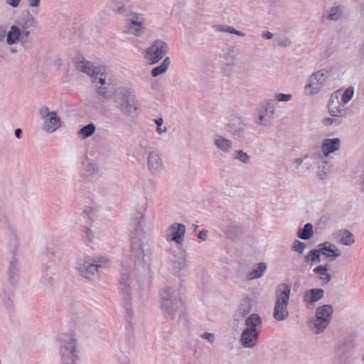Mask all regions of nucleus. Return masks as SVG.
Segmentation results:
<instances>
[{"label": "nucleus", "instance_id": "1", "mask_svg": "<svg viewBox=\"0 0 364 364\" xmlns=\"http://www.w3.org/2000/svg\"><path fill=\"white\" fill-rule=\"evenodd\" d=\"M143 222L144 215L141 213H139L133 220L129 229L130 257L134 261L135 267L137 268H143L145 264V254L143 246V238L144 237L145 233L142 225Z\"/></svg>", "mask_w": 364, "mask_h": 364}, {"label": "nucleus", "instance_id": "2", "mask_svg": "<svg viewBox=\"0 0 364 364\" xmlns=\"http://www.w3.org/2000/svg\"><path fill=\"white\" fill-rule=\"evenodd\" d=\"M182 306L181 299L178 290L166 287L160 293V309L166 319L173 320Z\"/></svg>", "mask_w": 364, "mask_h": 364}, {"label": "nucleus", "instance_id": "3", "mask_svg": "<svg viewBox=\"0 0 364 364\" xmlns=\"http://www.w3.org/2000/svg\"><path fill=\"white\" fill-rule=\"evenodd\" d=\"M77 69L87 73L92 78V82L97 87V92L103 97H107V75L105 67H95L90 62L85 60L80 61L77 66Z\"/></svg>", "mask_w": 364, "mask_h": 364}, {"label": "nucleus", "instance_id": "4", "mask_svg": "<svg viewBox=\"0 0 364 364\" xmlns=\"http://www.w3.org/2000/svg\"><path fill=\"white\" fill-rule=\"evenodd\" d=\"M114 102L120 112L128 117L133 116L138 110L133 91L129 88H121L116 92Z\"/></svg>", "mask_w": 364, "mask_h": 364}, {"label": "nucleus", "instance_id": "5", "mask_svg": "<svg viewBox=\"0 0 364 364\" xmlns=\"http://www.w3.org/2000/svg\"><path fill=\"white\" fill-rule=\"evenodd\" d=\"M60 355L67 364H75L80 360L79 353L76 348V340L73 334L63 333L58 337Z\"/></svg>", "mask_w": 364, "mask_h": 364}, {"label": "nucleus", "instance_id": "6", "mask_svg": "<svg viewBox=\"0 0 364 364\" xmlns=\"http://www.w3.org/2000/svg\"><path fill=\"white\" fill-rule=\"evenodd\" d=\"M291 286L283 283L278 286L273 316L277 321L285 320L289 316L288 304Z\"/></svg>", "mask_w": 364, "mask_h": 364}, {"label": "nucleus", "instance_id": "7", "mask_svg": "<svg viewBox=\"0 0 364 364\" xmlns=\"http://www.w3.org/2000/svg\"><path fill=\"white\" fill-rule=\"evenodd\" d=\"M245 328L240 337V343L245 348H253L258 337L257 329L262 326V319L257 314H252L245 320Z\"/></svg>", "mask_w": 364, "mask_h": 364}, {"label": "nucleus", "instance_id": "8", "mask_svg": "<svg viewBox=\"0 0 364 364\" xmlns=\"http://www.w3.org/2000/svg\"><path fill=\"white\" fill-rule=\"evenodd\" d=\"M329 73L328 70L324 69L313 73L304 86L305 95L311 96L318 94L326 84Z\"/></svg>", "mask_w": 364, "mask_h": 364}, {"label": "nucleus", "instance_id": "9", "mask_svg": "<svg viewBox=\"0 0 364 364\" xmlns=\"http://www.w3.org/2000/svg\"><path fill=\"white\" fill-rule=\"evenodd\" d=\"M39 114L43 121V129L47 133H53L61 126L60 117L54 111H49L46 106H43L39 109Z\"/></svg>", "mask_w": 364, "mask_h": 364}, {"label": "nucleus", "instance_id": "10", "mask_svg": "<svg viewBox=\"0 0 364 364\" xmlns=\"http://www.w3.org/2000/svg\"><path fill=\"white\" fill-rule=\"evenodd\" d=\"M168 52V46L166 43L161 40H156L154 43L146 49L145 59L151 64L158 63Z\"/></svg>", "mask_w": 364, "mask_h": 364}, {"label": "nucleus", "instance_id": "11", "mask_svg": "<svg viewBox=\"0 0 364 364\" xmlns=\"http://www.w3.org/2000/svg\"><path fill=\"white\" fill-rule=\"evenodd\" d=\"M341 90L333 92L328 101V109L331 116L336 117H346L348 115V109L340 101Z\"/></svg>", "mask_w": 364, "mask_h": 364}, {"label": "nucleus", "instance_id": "12", "mask_svg": "<svg viewBox=\"0 0 364 364\" xmlns=\"http://www.w3.org/2000/svg\"><path fill=\"white\" fill-rule=\"evenodd\" d=\"M77 268L82 277L89 280H95L98 277L101 264L93 263L91 259H86L80 260Z\"/></svg>", "mask_w": 364, "mask_h": 364}, {"label": "nucleus", "instance_id": "13", "mask_svg": "<svg viewBox=\"0 0 364 364\" xmlns=\"http://www.w3.org/2000/svg\"><path fill=\"white\" fill-rule=\"evenodd\" d=\"M186 228L183 224L174 223L171 224L166 231V238L168 242H175L178 245H182Z\"/></svg>", "mask_w": 364, "mask_h": 364}, {"label": "nucleus", "instance_id": "14", "mask_svg": "<svg viewBox=\"0 0 364 364\" xmlns=\"http://www.w3.org/2000/svg\"><path fill=\"white\" fill-rule=\"evenodd\" d=\"M110 7L114 14L127 18L139 13L131 1H112Z\"/></svg>", "mask_w": 364, "mask_h": 364}, {"label": "nucleus", "instance_id": "15", "mask_svg": "<svg viewBox=\"0 0 364 364\" xmlns=\"http://www.w3.org/2000/svg\"><path fill=\"white\" fill-rule=\"evenodd\" d=\"M147 168L154 176L160 174L163 171L164 163L161 155L159 151L153 150L149 152L147 156Z\"/></svg>", "mask_w": 364, "mask_h": 364}, {"label": "nucleus", "instance_id": "16", "mask_svg": "<svg viewBox=\"0 0 364 364\" xmlns=\"http://www.w3.org/2000/svg\"><path fill=\"white\" fill-rule=\"evenodd\" d=\"M127 21H129L127 27V32L128 33L135 36H141L144 34L145 27L142 15L140 13L127 18Z\"/></svg>", "mask_w": 364, "mask_h": 364}, {"label": "nucleus", "instance_id": "17", "mask_svg": "<svg viewBox=\"0 0 364 364\" xmlns=\"http://www.w3.org/2000/svg\"><path fill=\"white\" fill-rule=\"evenodd\" d=\"M22 32V43L28 41L31 31L36 26V21L32 15L27 14L18 21V26Z\"/></svg>", "mask_w": 364, "mask_h": 364}, {"label": "nucleus", "instance_id": "18", "mask_svg": "<svg viewBox=\"0 0 364 364\" xmlns=\"http://www.w3.org/2000/svg\"><path fill=\"white\" fill-rule=\"evenodd\" d=\"M324 296L323 289H311L304 293L303 301L307 309H312L316 303L321 299Z\"/></svg>", "mask_w": 364, "mask_h": 364}, {"label": "nucleus", "instance_id": "19", "mask_svg": "<svg viewBox=\"0 0 364 364\" xmlns=\"http://www.w3.org/2000/svg\"><path fill=\"white\" fill-rule=\"evenodd\" d=\"M186 266V255L181 251L177 255H174L169 263V270L174 275H178L180 272Z\"/></svg>", "mask_w": 364, "mask_h": 364}, {"label": "nucleus", "instance_id": "20", "mask_svg": "<svg viewBox=\"0 0 364 364\" xmlns=\"http://www.w3.org/2000/svg\"><path fill=\"white\" fill-rule=\"evenodd\" d=\"M132 278L129 272H122L119 279V290L124 296V299L128 301L132 291Z\"/></svg>", "mask_w": 364, "mask_h": 364}, {"label": "nucleus", "instance_id": "21", "mask_svg": "<svg viewBox=\"0 0 364 364\" xmlns=\"http://www.w3.org/2000/svg\"><path fill=\"white\" fill-rule=\"evenodd\" d=\"M228 132L235 139L242 140L245 137L246 124L242 120H239L237 124H229Z\"/></svg>", "mask_w": 364, "mask_h": 364}, {"label": "nucleus", "instance_id": "22", "mask_svg": "<svg viewBox=\"0 0 364 364\" xmlns=\"http://www.w3.org/2000/svg\"><path fill=\"white\" fill-rule=\"evenodd\" d=\"M318 247H319L321 255L326 257L331 258V260L341 255L340 250L333 243L326 242L319 244Z\"/></svg>", "mask_w": 364, "mask_h": 364}, {"label": "nucleus", "instance_id": "23", "mask_svg": "<svg viewBox=\"0 0 364 364\" xmlns=\"http://www.w3.org/2000/svg\"><path fill=\"white\" fill-rule=\"evenodd\" d=\"M341 140L338 138L325 139L322 143L321 151L324 156H328L340 149Z\"/></svg>", "mask_w": 364, "mask_h": 364}, {"label": "nucleus", "instance_id": "24", "mask_svg": "<svg viewBox=\"0 0 364 364\" xmlns=\"http://www.w3.org/2000/svg\"><path fill=\"white\" fill-rule=\"evenodd\" d=\"M344 8L341 5L326 9L323 12V17L331 21H337L343 16Z\"/></svg>", "mask_w": 364, "mask_h": 364}, {"label": "nucleus", "instance_id": "25", "mask_svg": "<svg viewBox=\"0 0 364 364\" xmlns=\"http://www.w3.org/2000/svg\"><path fill=\"white\" fill-rule=\"evenodd\" d=\"M215 145L225 153H230L232 148L230 140L223 136L217 135L214 139Z\"/></svg>", "mask_w": 364, "mask_h": 364}, {"label": "nucleus", "instance_id": "26", "mask_svg": "<svg viewBox=\"0 0 364 364\" xmlns=\"http://www.w3.org/2000/svg\"><path fill=\"white\" fill-rule=\"evenodd\" d=\"M331 321L326 318H322L315 315V319L312 321V330L316 333H321L324 331Z\"/></svg>", "mask_w": 364, "mask_h": 364}, {"label": "nucleus", "instance_id": "27", "mask_svg": "<svg viewBox=\"0 0 364 364\" xmlns=\"http://www.w3.org/2000/svg\"><path fill=\"white\" fill-rule=\"evenodd\" d=\"M18 40L22 41V32L18 26H12L6 35V42L9 45H11L17 42Z\"/></svg>", "mask_w": 364, "mask_h": 364}, {"label": "nucleus", "instance_id": "28", "mask_svg": "<svg viewBox=\"0 0 364 364\" xmlns=\"http://www.w3.org/2000/svg\"><path fill=\"white\" fill-rule=\"evenodd\" d=\"M267 270V265L264 262H259L257 266L250 272L246 274V278L248 280L260 278Z\"/></svg>", "mask_w": 364, "mask_h": 364}, {"label": "nucleus", "instance_id": "29", "mask_svg": "<svg viewBox=\"0 0 364 364\" xmlns=\"http://www.w3.org/2000/svg\"><path fill=\"white\" fill-rule=\"evenodd\" d=\"M333 313V308L330 304H325L321 306H319L316 310V316L322 318L328 319V321H331Z\"/></svg>", "mask_w": 364, "mask_h": 364}, {"label": "nucleus", "instance_id": "30", "mask_svg": "<svg viewBox=\"0 0 364 364\" xmlns=\"http://www.w3.org/2000/svg\"><path fill=\"white\" fill-rule=\"evenodd\" d=\"M329 266L326 264L316 267L314 269V272L318 275V278L321 280L328 283L331 280V276L327 272Z\"/></svg>", "mask_w": 364, "mask_h": 364}, {"label": "nucleus", "instance_id": "31", "mask_svg": "<svg viewBox=\"0 0 364 364\" xmlns=\"http://www.w3.org/2000/svg\"><path fill=\"white\" fill-rule=\"evenodd\" d=\"M171 63L170 58L166 57L162 62V63L155 67L151 70V75L153 77H157L163 73H164L168 68V66Z\"/></svg>", "mask_w": 364, "mask_h": 364}, {"label": "nucleus", "instance_id": "32", "mask_svg": "<svg viewBox=\"0 0 364 364\" xmlns=\"http://www.w3.org/2000/svg\"><path fill=\"white\" fill-rule=\"evenodd\" d=\"M225 233L228 239L234 240L241 235L242 231L240 227L235 225H230L226 228Z\"/></svg>", "mask_w": 364, "mask_h": 364}, {"label": "nucleus", "instance_id": "33", "mask_svg": "<svg viewBox=\"0 0 364 364\" xmlns=\"http://www.w3.org/2000/svg\"><path fill=\"white\" fill-rule=\"evenodd\" d=\"M95 125L92 123L89 124L77 132V135L80 138L84 139L91 136L95 132Z\"/></svg>", "mask_w": 364, "mask_h": 364}, {"label": "nucleus", "instance_id": "34", "mask_svg": "<svg viewBox=\"0 0 364 364\" xmlns=\"http://www.w3.org/2000/svg\"><path fill=\"white\" fill-rule=\"evenodd\" d=\"M297 235L302 240H309L313 235V225L306 223L302 229L299 230Z\"/></svg>", "mask_w": 364, "mask_h": 364}, {"label": "nucleus", "instance_id": "35", "mask_svg": "<svg viewBox=\"0 0 364 364\" xmlns=\"http://www.w3.org/2000/svg\"><path fill=\"white\" fill-rule=\"evenodd\" d=\"M340 242L346 246H350L355 242L353 235L348 230H344L341 234Z\"/></svg>", "mask_w": 364, "mask_h": 364}, {"label": "nucleus", "instance_id": "36", "mask_svg": "<svg viewBox=\"0 0 364 364\" xmlns=\"http://www.w3.org/2000/svg\"><path fill=\"white\" fill-rule=\"evenodd\" d=\"M252 309V302L249 298L244 299L240 306H239V312L241 314V318L245 316Z\"/></svg>", "mask_w": 364, "mask_h": 364}, {"label": "nucleus", "instance_id": "37", "mask_svg": "<svg viewBox=\"0 0 364 364\" xmlns=\"http://www.w3.org/2000/svg\"><path fill=\"white\" fill-rule=\"evenodd\" d=\"M215 28L218 31L227 32L232 34H235L238 36L245 37L246 34L241 31L236 30L235 28L229 26H223V25H217Z\"/></svg>", "mask_w": 364, "mask_h": 364}, {"label": "nucleus", "instance_id": "38", "mask_svg": "<svg viewBox=\"0 0 364 364\" xmlns=\"http://www.w3.org/2000/svg\"><path fill=\"white\" fill-rule=\"evenodd\" d=\"M320 255H321V252L319 248L318 250H312L305 256V260L307 262H320Z\"/></svg>", "mask_w": 364, "mask_h": 364}, {"label": "nucleus", "instance_id": "39", "mask_svg": "<svg viewBox=\"0 0 364 364\" xmlns=\"http://www.w3.org/2000/svg\"><path fill=\"white\" fill-rule=\"evenodd\" d=\"M341 92H342L341 90ZM354 95V89L353 87H348L343 93L341 92V95H340V98H341V102L344 104V105H346L353 97Z\"/></svg>", "mask_w": 364, "mask_h": 364}, {"label": "nucleus", "instance_id": "40", "mask_svg": "<svg viewBox=\"0 0 364 364\" xmlns=\"http://www.w3.org/2000/svg\"><path fill=\"white\" fill-rule=\"evenodd\" d=\"M44 282L48 287H50L54 280L55 272L50 267H46L45 270Z\"/></svg>", "mask_w": 364, "mask_h": 364}, {"label": "nucleus", "instance_id": "41", "mask_svg": "<svg viewBox=\"0 0 364 364\" xmlns=\"http://www.w3.org/2000/svg\"><path fill=\"white\" fill-rule=\"evenodd\" d=\"M235 159L242 161L244 164L249 163L250 159L249 155L246 152L243 151L242 150L236 151Z\"/></svg>", "mask_w": 364, "mask_h": 364}, {"label": "nucleus", "instance_id": "42", "mask_svg": "<svg viewBox=\"0 0 364 364\" xmlns=\"http://www.w3.org/2000/svg\"><path fill=\"white\" fill-rule=\"evenodd\" d=\"M305 248H306V245L304 242H300L299 240H295L294 242L292 249L294 251L301 254L304 251Z\"/></svg>", "mask_w": 364, "mask_h": 364}, {"label": "nucleus", "instance_id": "43", "mask_svg": "<svg viewBox=\"0 0 364 364\" xmlns=\"http://www.w3.org/2000/svg\"><path fill=\"white\" fill-rule=\"evenodd\" d=\"M292 95L291 94L278 93L274 95V99L277 102H288L291 100Z\"/></svg>", "mask_w": 364, "mask_h": 364}, {"label": "nucleus", "instance_id": "44", "mask_svg": "<svg viewBox=\"0 0 364 364\" xmlns=\"http://www.w3.org/2000/svg\"><path fill=\"white\" fill-rule=\"evenodd\" d=\"M264 108L267 115L272 116L275 113V106L272 102H266L264 106Z\"/></svg>", "mask_w": 364, "mask_h": 364}, {"label": "nucleus", "instance_id": "45", "mask_svg": "<svg viewBox=\"0 0 364 364\" xmlns=\"http://www.w3.org/2000/svg\"><path fill=\"white\" fill-rule=\"evenodd\" d=\"M91 259L93 262V263L100 264L101 268L106 267L109 263V259H107L105 257H102V256L97 257H95L94 259Z\"/></svg>", "mask_w": 364, "mask_h": 364}, {"label": "nucleus", "instance_id": "46", "mask_svg": "<svg viewBox=\"0 0 364 364\" xmlns=\"http://www.w3.org/2000/svg\"><path fill=\"white\" fill-rule=\"evenodd\" d=\"M86 171L89 175H94L98 173V167L96 164L89 163L86 166Z\"/></svg>", "mask_w": 364, "mask_h": 364}, {"label": "nucleus", "instance_id": "47", "mask_svg": "<svg viewBox=\"0 0 364 364\" xmlns=\"http://www.w3.org/2000/svg\"><path fill=\"white\" fill-rule=\"evenodd\" d=\"M154 122L157 125L156 132L158 134H161L166 132L167 129L166 127L161 128V125L164 123V119L162 118H158L156 119H154Z\"/></svg>", "mask_w": 364, "mask_h": 364}, {"label": "nucleus", "instance_id": "48", "mask_svg": "<svg viewBox=\"0 0 364 364\" xmlns=\"http://www.w3.org/2000/svg\"><path fill=\"white\" fill-rule=\"evenodd\" d=\"M200 338L207 340L210 343H213L215 336L213 333L205 332L200 335Z\"/></svg>", "mask_w": 364, "mask_h": 364}, {"label": "nucleus", "instance_id": "49", "mask_svg": "<svg viewBox=\"0 0 364 364\" xmlns=\"http://www.w3.org/2000/svg\"><path fill=\"white\" fill-rule=\"evenodd\" d=\"M17 269L16 260L11 262L9 266V275L11 277L15 274V271Z\"/></svg>", "mask_w": 364, "mask_h": 364}, {"label": "nucleus", "instance_id": "50", "mask_svg": "<svg viewBox=\"0 0 364 364\" xmlns=\"http://www.w3.org/2000/svg\"><path fill=\"white\" fill-rule=\"evenodd\" d=\"M198 237L199 239H200L201 240H203V241H205L207 240V238H208V230H201L198 233Z\"/></svg>", "mask_w": 364, "mask_h": 364}, {"label": "nucleus", "instance_id": "51", "mask_svg": "<svg viewBox=\"0 0 364 364\" xmlns=\"http://www.w3.org/2000/svg\"><path fill=\"white\" fill-rule=\"evenodd\" d=\"M291 41L289 39H283L278 42V45L282 47H287L291 44Z\"/></svg>", "mask_w": 364, "mask_h": 364}, {"label": "nucleus", "instance_id": "52", "mask_svg": "<svg viewBox=\"0 0 364 364\" xmlns=\"http://www.w3.org/2000/svg\"><path fill=\"white\" fill-rule=\"evenodd\" d=\"M3 300H4V303L5 306H6L8 308L11 306L12 301H11V297L9 296H5V297L4 298Z\"/></svg>", "mask_w": 364, "mask_h": 364}, {"label": "nucleus", "instance_id": "53", "mask_svg": "<svg viewBox=\"0 0 364 364\" xmlns=\"http://www.w3.org/2000/svg\"><path fill=\"white\" fill-rule=\"evenodd\" d=\"M265 117L264 114H261L259 116L258 120L256 121V124L259 125H266L267 123H265Z\"/></svg>", "mask_w": 364, "mask_h": 364}, {"label": "nucleus", "instance_id": "54", "mask_svg": "<svg viewBox=\"0 0 364 364\" xmlns=\"http://www.w3.org/2000/svg\"><path fill=\"white\" fill-rule=\"evenodd\" d=\"M304 159H303V158H297V159H294L291 162H292V164L296 165V168H298L299 166H300L303 163Z\"/></svg>", "mask_w": 364, "mask_h": 364}, {"label": "nucleus", "instance_id": "55", "mask_svg": "<svg viewBox=\"0 0 364 364\" xmlns=\"http://www.w3.org/2000/svg\"><path fill=\"white\" fill-rule=\"evenodd\" d=\"M334 121L335 120L333 119L327 117L323 119V124L326 126H329L331 125L334 122Z\"/></svg>", "mask_w": 364, "mask_h": 364}, {"label": "nucleus", "instance_id": "56", "mask_svg": "<svg viewBox=\"0 0 364 364\" xmlns=\"http://www.w3.org/2000/svg\"><path fill=\"white\" fill-rule=\"evenodd\" d=\"M262 36L265 39H272L273 38V34L271 32L267 31L264 33Z\"/></svg>", "mask_w": 364, "mask_h": 364}, {"label": "nucleus", "instance_id": "57", "mask_svg": "<svg viewBox=\"0 0 364 364\" xmlns=\"http://www.w3.org/2000/svg\"><path fill=\"white\" fill-rule=\"evenodd\" d=\"M21 132H22V131L21 129H19V128L16 129L14 132L15 136L18 139H20Z\"/></svg>", "mask_w": 364, "mask_h": 364}, {"label": "nucleus", "instance_id": "58", "mask_svg": "<svg viewBox=\"0 0 364 364\" xmlns=\"http://www.w3.org/2000/svg\"><path fill=\"white\" fill-rule=\"evenodd\" d=\"M8 3L13 7H17L19 4V1H8Z\"/></svg>", "mask_w": 364, "mask_h": 364}, {"label": "nucleus", "instance_id": "59", "mask_svg": "<svg viewBox=\"0 0 364 364\" xmlns=\"http://www.w3.org/2000/svg\"><path fill=\"white\" fill-rule=\"evenodd\" d=\"M30 5H31V6H33V7L38 6V5H39V1H31Z\"/></svg>", "mask_w": 364, "mask_h": 364}, {"label": "nucleus", "instance_id": "60", "mask_svg": "<svg viewBox=\"0 0 364 364\" xmlns=\"http://www.w3.org/2000/svg\"><path fill=\"white\" fill-rule=\"evenodd\" d=\"M10 52L12 53H16V50L13 48H10Z\"/></svg>", "mask_w": 364, "mask_h": 364}, {"label": "nucleus", "instance_id": "61", "mask_svg": "<svg viewBox=\"0 0 364 364\" xmlns=\"http://www.w3.org/2000/svg\"><path fill=\"white\" fill-rule=\"evenodd\" d=\"M90 233H91V231L90 230H87V237L91 241V239L90 238Z\"/></svg>", "mask_w": 364, "mask_h": 364}, {"label": "nucleus", "instance_id": "62", "mask_svg": "<svg viewBox=\"0 0 364 364\" xmlns=\"http://www.w3.org/2000/svg\"><path fill=\"white\" fill-rule=\"evenodd\" d=\"M362 177H363L362 185L364 186V172L362 174Z\"/></svg>", "mask_w": 364, "mask_h": 364}, {"label": "nucleus", "instance_id": "63", "mask_svg": "<svg viewBox=\"0 0 364 364\" xmlns=\"http://www.w3.org/2000/svg\"><path fill=\"white\" fill-rule=\"evenodd\" d=\"M193 230H194L195 231H196V230H197V228H198V225H193Z\"/></svg>", "mask_w": 364, "mask_h": 364}, {"label": "nucleus", "instance_id": "64", "mask_svg": "<svg viewBox=\"0 0 364 364\" xmlns=\"http://www.w3.org/2000/svg\"><path fill=\"white\" fill-rule=\"evenodd\" d=\"M50 254H51V255H54V252H53V251H52V252H50Z\"/></svg>", "mask_w": 364, "mask_h": 364}]
</instances>
